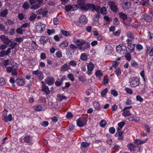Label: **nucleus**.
<instances>
[{"mask_svg": "<svg viewBox=\"0 0 153 153\" xmlns=\"http://www.w3.org/2000/svg\"><path fill=\"white\" fill-rule=\"evenodd\" d=\"M44 0H29V2L32 5L31 9H37L40 7Z\"/></svg>", "mask_w": 153, "mask_h": 153, "instance_id": "obj_1", "label": "nucleus"}, {"mask_svg": "<svg viewBox=\"0 0 153 153\" xmlns=\"http://www.w3.org/2000/svg\"><path fill=\"white\" fill-rule=\"evenodd\" d=\"M117 52L121 55L124 54L127 51V48L123 44H120L116 48Z\"/></svg>", "mask_w": 153, "mask_h": 153, "instance_id": "obj_2", "label": "nucleus"}, {"mask_svg": "<svg viewBox=\"0 0 153 153\" xmlns=\"http://www.w3.org/2000/svg\"><path fill=\"white\" fill-rule=\"evenodd\" d=\"M88 19L85 15H82L79 18L78 25L82 27V25H85L87 23Z\"/></svg>", "mask_w": 153, "mask_h": 153, "instance_id": "obj_3", "label": "nucleus"}, {"mask_svg": "<svg viewBox=\"0 0 153 153\" xmlns=\"http://www.w3.org/2000/svg\"><path fill=\"white\" fill-rule=\"evenodd\" d=\"M45 28V25L40 22H38L36 26V31L38 33H41L44 31Z\"/></svg>", "mask_w": 153, "mask_h": 153, "instance_id": "obj_4", "label": "nucleus"}, {"mask_svg": "<svg viewBox=\"0 0 153 153\" xmlns=\"http://www.w3.org/2000/svg\"><path fill=\"white\" fill-rule=\"evenodd\" d=\"M76 122L78 126L82 127L86 125L87 122L86 119V118L80 117L77 120Z\"/></svg>", "mask_w": 153, "mask_h": 153, "instance_id": "obj_5", "label": "nucleus"}, {"mask_svg": "<svg viewBox=\"0 0 153 153\" xmlns=\"http://www.w3.org/2000/svg\"><path fill=\"white\" fill-rule=\"evenodd\" d=\"M139 83V79L136 77H133L130 80V84L131 86L133 87H135L138 85Z\"/></svg>", "mask_w": 153, "mask_h": 153, "instance_id": "obj_6", "label": "nucleus"}, {"mask_svg": "<svg viewBox=\"0 0 153 153\" xmlns=\"http://www.w3.org/2000/svg\"><path fill=\"white\" fill-rule=\"evenodd\" d=\"M24 141L25 143L31 145L33 143V137L30 135H25L24 138Z\"/></svg>", "mask_w": 153, "mask_h": 153, "instance_id": "obj_7", "label": "nucleus"}, {"mask_svg": "<svg viewBox=\"0 0 153 153\" xmlns=\"http://www.w3.org/2000/svg\"><path fill=\"white\" fill-rule=\"evenodd\" d=\"M88 71L87 74L89 75L92 74V71L93 70L94 65L92 62H90L87 65Z\"/></svg>", "mask_w": 153, "mask_h": 153, "instance_id": "obj_8", "label": "nucleus"}, {"mask_svg": "<svg viewBox=\"0 0 153 153\" xmlns=\"http://www.w3.org/2000/svg\"><path fill=\"white\" fill-rule=\"evenodd\" d=\"M86 42L82 39H78L76 40H74V43L76 45L77 48L79 49L80 47H82L84 45Z\"/></svg>", "mask_w": 153, "mask_h": 153, "instance_id": "obj_9", "label": "nucleus"}, {"mask_svg": "<svg viewBox=\"0 0 153 153\" xmlns=\"http://www.w3.org/2000/svg\"><path fill=\"white\" fill-rule=\"evenodd\" d=\"M1 40L3 41V43L7 45H8L11 42V40L9 39L7 36L4 35H1L0 36Z\"/></svg>", "mask_w": 153, "mask_h": 153, "instance_id": "obj_10", "label": "nucleus"}, {"mask_svg": "<svg viewBox=\"0 0 153 153\" xmlns=\"http://www.w3.org/2000/svg\"><path fill=\"white\" fill-rule=\"evenodd\" d=\"M2 117L3 120H4L6 122H7L8 121H11L12 119V115L10 114H9V115L7 116V114L4 113Z\"/></svg>", "mask_w": 153, "mask_h": 153, "instance_id": "obj_11", "label": "nucleus"}, {"mask_svg": "<svg viewBox=\"0 0 153 153\" xmlns=\"http://www.w3.org/2000/svg\"><path fill=\"white\" fill-rule=\"evenodd\" d=\"M131 5V1L128 0H126L125 1H123V3L122 7L125 10H126L130 8Z\"/></svg>", "mask_w": 153, "mask_h": 153, "instance_id": "obj_12", "label": "nucleus"}, {"mask_svg": "<svg viewBox=\"0 0 153 153\" xmlns=\"http://www.w3.org/2000/svg\"><path fill=\"white\" fill-rule=\"evenodd\" d=\"M78 6L77 5H68L66 6L65 10L66 11H73L76 10L78 8Z\"/></svg>", "mask_w": 153, "mask_h": 153, "instance_id": "obj_13", "label": "nucleus"}, {"mask_svg": "<svg viewBox=\"0 0 153 153\" xmlns=\"http://www.w3.org/2000/svg\"><path fill=\"white\" fill-rule=\"evenodd\" d=\"M108 5L111 9L114 12H116L118 10V8L114 2L112 1H110L108 2Z\"/></svg>", "mask_w": 153, "mask_h": 153, "instance_id": "obj_14", "label": "nucleus"}, {"mask_svg": "<svg viewBox=\"0 0 153 153\" xmlns=\"http://www.w3.org/2000/svg\"><path fill=\"white\" fill-rule=\"evenodd\" d=\"M100 16V14L99 13L96 14L94 16L93 20L94 21L92 23V25H96L99 24Z\"/></svg>", "mask_w": 153, "mask_h": 153, "instance_id": "obj_15", "label": "nucleus"}, {"mask_svg": "<svg viewBox=\"0 0 153 153\" xmlns=\"http://www.w3.org/2000/svg\"><path fill=\"white\" fill-rule=\"evenodd\" d=\"M84 46L80 47L79 48V50L83 51H85L89 49L90 47V44L89 42H86L84 44Z\"/></svg>", "mask_w": 153, "mask_h": 153, "instance_id": "obj_16", "label": "nucleus"}, {"mask_svg": "<svg viewBox=\"0 0 153 153\" xmlns=\"http://www.w3.org/2000/svg\"><path fill=\"white\" fill-rule=\"evenodd\" d=\"M45 81L48 85H51L54 83V79L53 77H47L45 79Z\"/></svg>", "mask_w": 153, "mask_h": 153, "instance_id": "obj_17", "label": "nucleus"}, {"mask_svg": "<svg viewBox=\"0 0 153 153\" xmlns=\"http://www.w3.org/2000/svg\"><path fill=\"white\" fill-rule=\"evenodd\" d=\"M11 52V48H9L6 51H2L0 53V57H3L7 55Z\"/></svg>", "mask_w": 153, "mask_h": 153, "instance_id": "obj_18", "label": "nucleus"}, {"mask_svg": "<svg viewBox=\"0 0 153 153\" xmlns=\"http://www.w3.org/2000/svg\"><path fill=\"white\" fill-rule=\"evenodd\" d=\"M71 68L69 65L66 63L62 65L60 68V70L62 71H67L70 69Z\"/></svg>", "mask_w": 153, "mask_h": 153, "instance_id": "obj_19", "label": "nucleus"}, {"mask_svg": "<svg viewBox=\"0 0 153 153\" xmlns=\"http://www.w3.org/2000/svg\"><path fill=\"white\" fill-rule=\"evenodd\" d=\"M42 91L45 92L46 94H48L50 93V91L49 90L48 87L45 84L42 85Z\"/></svg>", "mask_w": 153, "mask_h": 153, "instance_id": "obj_20", "label": "nucleus"}, {"mask_svg": "<svg viewBox=\"0 0 153 153\" xmlns=\"http://www.w3.org/2000/svg\"><path fill=\"white\" fill-rule=\"evenodd\" d=\"M43 105H36L33 107L34 109L36 111H40L45 109V108H44Z\"/></svg>", "mask_w": 153, "mask_h": 153, "instance_id": "obj_21", "label": "nucleus"}, {"mask_svg": "<svg viewBox=\"0 0 153 153\" xmlns=\"http://www.w3.org/2000/svg\"><path fill=\"white\" fill-rule=\"evenodd\" d=\"M123 132L122 131H118L115 134V136L118 137V139L119 140H121L123 139L124 137L123 135Z\"/></svg>", "mask_w": 153, "mask_h": 153, "instance_id": "obj_22", "label": "nucleus"}, {"mask_svg": "<svg viewBox=\"0 0 153 153\" xmlns=\"http://www.w3.org/2000/svg\"><path fill=\"white\" fill-rule=\"evenodd\" d=\"M15 82L19 86H22L25 84V81L23 79H17L16 80Z\"/></svg>", "mask_w": 153, "mask_h": 153, "instance_id": "obj_23", "label": "nucleus"}, {"mask_svg": "<svg viewBox=\"0 0 153 153\" xmlns=\"http://www.w3.org/2000/svg\"><path fill=\"white\" fill-rule=\"evenodd\" d=\"M39 41L42 44L44 45L47 42L48 39L46 36H43L41 37Z\"/></svg>", "mask_w": 153, "mask_h": 153, "instance_id": "obj_24", "label": "nucleus"}, {"mask_svg": "<svg viewBox=\"0 0 153 153\" xmlns=\"http://www.w3.org/2000/svg\"><path fill=\"white\" fill-rule=\"evenodd\" d=\"M123 111V112L122 113V115L125 117L131 116L132 115L131 113L129 111L125 110Z\"/></svg>", "mask_w": 153, "mask_h": 153, "instance_id": "obj_25", "label": "nucleus"}, {"mask_svg": "<svg viewBox=\"0 0 153 153\" xmlns=\"http://www.w3.org/2000/svg\"><path fill=\"white\" fill-rule=\"evenodd\" d=\"M8 13V10L7 9L1 11L0 13V16L1 17H4L6 16Z\"/></svg>", "mask_w": 153, "mask_h": 153, "instance_id": "obj_26", "label": "nucleus"}, {"mask_svg": "<svg viewBox=\"0 0 153 153\" xmlns=\"http://www.w3.org/2000/svg\"><path fill=\"white\" fill-rule=\"evenodd\" d=\"M119 17L120 19H122L123 20H125L127 19L126 15L123 13H120L119 14Z\"/></svg>", "mask_w": 153, "mask_h": 153, "instance_id": "obj_27", "label": "nucleus"}, {"mask_svg": "<svg viewBox=\"0 0 153 153\" xmlns=\"http://www.w3.org/2000/svg\"><path fill=\"white\" fill-rule=\"evenodd\" d=\"M14 23V21L9 19H7L5 22V24L7 26L13 25Z\"/></svg>", "mask_w": 153, "mask_h": 153, "instance_id": "obj_28", "label": "nucleus"}, {"mask_svg": "<svg viewBox=\"0 0 153 153\" xmlns=\"http://www.w3.org/2000/svg\"><path fill=\"white\" fill-rule=\"evenodd\" d=\"M143 19L146 22H149L152 20L151 17L149 15L146 14L144 15Z\"/></svg>", "mask_w": 153, "mask_h": 153, "instance_id": "obj_29", "label": "nucleus"}, {"mask_svg": "<svg viewBox=\"0 0 153 153\" xmlns=\"http://www.w3.org/2000/svg\"><path fill=\"white\" fill-rule=\"evenodd\" d=\"M58 101H61L63 99H65L66 98V97L64 95H62L60 94H58L57 96Z\"/></svg>", "mask_w": 153, "mask_h": 153, "instance_id": "obj_30", "label": "nucleus"}, {"mask_svg": "<svg viewBox=\"0 0 153 153\" xmlns=\"http://www.w3.org/2000/svg\"><path fill=\"white\" fill-rule=\"evenodd\" d=\"M125 125V123L123 122H121L118 124V127L117 128V131H119Z\"/></svg>", "mask_w": 153, "mask_h": 153, "instance_id": "obj_31", "label": "nucleus"}, {"mask_svg": "<svg viewBox=\"0 0 153 153\" xmlns=\"http://www.w3.org/2000/svg\"><path fill=\"white\" fill-rule=\"evenodd\" d=\"M127 146L128 149L130 150L131 151H133L135 147L134 144L131 143L128 144Z\"/></svg>", "mask_w": 153, "mask_h": 153, "instance_id": "obj_32", "label": "nucleus"}, {"mask_svg": "<svg viewBox=\"0 0 153 153\" xmlns=\"http://www.w3.org/2000/svg\"><path fill=\"white\" fill-rule=\"evenodd\" d=\"M30 7V5L28 2L27 1H25L22 7L25 10H26L28 9Z\"/></svg>", "mask_w": 153, "mask_h": 153, "instance_id": "obj_33", "label": "nucleus"}, {"mask_svg": "<svg viewBox=\"0 0 153 153\" xmlns=\"http://www.w3.org/2000/svg\"><path fill=\"white\" fill-rule=\"evenodd\" d=\"M146 141H142L139 139H136L134 141L135 143L137 145L143 144L146 142Z\"/></svg>", "mask_w": 153, "mask_h": 153, "instance_id": "obj_34", "label": "nucleus"}, {"mask_svg": "<svg viewBox=\"0 0 153 153\" xmlns=\"http://www.w3.org/2000/svg\"><path fill=\"white\" fill-rule=\"evenodd\" d=\"M18 17L20 21H22L25 19V15L23 13H21L18 15Z\"/></svg>", "mask_w": 153, "mask_h": 153, "instance_id": "obj_35", "label": "nucleus"}, {"mask_svg": "<svg viewBox=\"0 0 153 153\" xmlns=\"http://www.w3.org/2000/svg\"><path fill=\"white\" fill-rule=\"evenodd\" d=\"M68 42L67 41H65L61 44L60 45V47L63 48L66 47L68 46Z\"/></svg>", "mask_w": 153, "mask_h": 153, "instance_id": "obj_36", "label": "nucleus"}, {"mask_svg": "<svg viewBox=\"0 0 153 153\" xmlns=\"http://www.w3.org/2000/svg\"><path fill=\"white\" fill-rule=\"evenodd\" d=\"M85 5L87 7L88 10L92 9V11H93L94 9L95 5L91 4H85Z\"/></svg>", "mask_w": 153, "mask_h": 153, "instance_id": "obj_37", "label": "nucleus"}, {"mask_svg": "<svg viewBox=\"0 0 153 153\" xmlns=\"http://www.w3.org/2000/svg\"><path fill=\"white\" fill-rule=\"evenodd\" d=\"M128 48L131 52H134V45L131 44H130L128 46Z\"/></svg>", "mask_w": 153, "mask_h": 153, "instance_id": "obj_38", "label": "nucleus"}, {"mask_svg": "<svg viewBox=\"0 0 153 153\" xmlns=\"http://www.w3.org/2000/svg\"><path fill=\"white\" fill-rule=\"evenodd\" d=\"M85 0H78L77 1V4L81 6L85 5Z\"/></svg>", "mask_w": 153, "mask_h": 153, "instance_id": "obj_39", "label": "nucleus"}, {"mask_svg": "<svg viewBox=\"0 0 153 153\" xmlns=\"http://www.w3.org/2000/svg\"><path fill=\"white\" fill-rule=\"evenodd\" d=\"M37 16V14L35 13H33L29 17V20L31 21L34 20L36 18Z\"/></svg>", "mask_w": 153, "mask_h": 153, "instance_id": "obj_40", "label": "nucleus"}, {"mask_svg": "<svg viewBox=\"0 0 153 153\" xmlns=\"http://www.w3.org/2000/svg\"><path fill=\"white\" fill-rule=\"evenodd\" d=\"M107 11L105 7H103L101 8L100 10L101 14L103 15H105L107 13Z\"/></svg>", "mask_w": 153, "mask_h": 153, "instance_id": "obj_41", "label": "nucleus"}, {"mask_svg": "<svg viewBox=\"0 0 153 153\" xmlns=\"http://www.w3.org/2000/svg\"><path fill=\"white\" fill-rule=\"evenodd\" d=\"M80 59L81 60L85 61L87 59L86 54L85 53H83L80 56Z\"/></svg>", "mask_w": 153, "mask_h": 153, "instance_id": "obj_42", "label": "nucleus"}, {"mask_svg": "<svg viewBox=\"0 0 153 153\" xmlns=\"http://www.w3.org/2000/svg\"><path fill=\"white\" fill-rule=\"evenodd\" d=\"M108 89L107 88H105L101 92V94L102 97H104L107 92Z\"/></svg>", "mask_w": 153, "mask_h": 153, "instance_id": "obj_43", "label": "nucleus"}, {"mask_svg": "<svg viewBox=\"0 0 153 153\" xmlns=\"http://www.w3.org/2000/svg\"><path fill=\"white\" fill-rule=\"evenodd\" d=\"M95 108L97 110H100V105L99 103L96 102H95L93 104Z\"/></svg>", "mask_w": 153, "mask_h": 153, "instance_id": "obj_44", "label": "nucleus"}, {"mask_svg": "<svg viewBox=\"0 0 153 153\" xmlns=\"http://www.w3.org/2000/svg\"><path fill=\"white\" fill-rule=\"evenodd\" d=\"M42 73V72L41 71L39 70H37L36 71H33V72L32 73L33 74H34L38 76Z\"/></svg>", "mask_w": 153, "mask_h": 153, "instance_id": "obj_45", "label": "nucleus"}, {"mask_svg": "<svg viewBox=\"0 0 153 153\" xmlns=\"http://www.w3.org/2000/svg\"><path fill=\"white\" fill-rule=\"evenodd\" d=\"M95 75L96 76L99 77L102 76L103 74L101 71L100 70H97L95 72Z\"/></svg>", "mask_w": 153, "mask_h": 153, "instance_id": "obj_46", "label": "nucleus"}, {"mask_svg": "<svg viewBox=\"0 0 153 153\" xmlns=\"http://www.w3.org/2000/svg\"><path fill=\"white\" fill-rule=\"evenodd\" d=\"M61 32L65 36H71V34L67 31L62 30L61 31Z\"/></svg>", "mask_w": 153, "mask_h": 153, "instance_id": "obj_47", "label": "nucleus"}, {"mask_svg": "<svg viewBox=\"0 0 153 153\" xmlns=\"http://www.w3.org/2000/svg\"><path fill=\"white\" fill-rule=\"evenodd\" d=\"M106 124V121L104 120H101L100 123V125L101 127H104Z\"/></svg>", "mask_w": 153, "mask_h": 153, "instance_id": "obj_48", "label": "nucleus"}, {"mask_svg": "<svg viewBox=\"0 0 153 153\" xmlns=\"http://www.w3.org/2000/svg\"><path fill=\"white\" fill-rule=\"evenodd\" d=\"M67 77L71 81H74V78L72 74H68Z\"/></svg>", "mask_w": 153, "mask_h": 153, "instance_id": "obj_49", "label": "nucleus"}, {"mask_svg": "<svg viewBox=\"0 0 153 153\" xmlns=\"http://www.w3.org/2000/svg\"><path fill=\"white\" fill-rule=\"evenodd\" d=\"M5 83V80L3 78H0V86H3Z\"/></svg>", "mask_w": 153, "mask_h": 153, "instance_id": "obj_50", "label": "nucleus"}, {"mask_svg": "<svg viewBox=\"0 0 153 153\" xmlns=\"http://www.w3.org/2000/svg\"><path fill=\"white\" fill-rule=\"evenodd\" d=\"M56 55L58 58H60L62 56V53L60 51H57L56 53Z\"/></svg>", "mask_w": 153, "mask_h": 153, "instance_id": "obj_51", "label": "nucleus"}, {"mask_svg": "<svg viewBox=\"0 0 153 153\" xmlns=\"http://www.w3.org/2000/svg\"><path fill=\"white\" fill-rule=\"evenodd\" d=\"M14 68L13 66L11 67H7L6 68V70L8 72L11 73L13 70V68Z\"/></svg>", "mask_w": 153, "mask_h": 153, "instance_id": "obj_52", "label": "nucleus"}, {"mask_svg": "<svg viewBox=\"0 0 153 153\" xmlns=\"http://www.w3.org/2000/svg\"><path fill=\"white\" fill-rule=\"evenodd\" d=\"M111 94L114 97H116L118 95L117 92L115 90H111Z\"/></svg>", "mask_w": 153, "mask_h": 153, "instance_id": "obj_53", "label": "nucleus"}, {"mask_svg": "<svg viewBox=\"0 0 153 153\" xmlns=\"http://www.w3.org/2000/svg\"><path fill=\"white\" fill-rule=\"evenodd\" d=\"M17 45V43L16 42H12L10 45V47H11L10 48L11 49H13Z\"/></svg>", "mask_w": 153, "mask_h": 153, "instance_id": "obj_54", "label": "nucleus"}, {"mask_svg": "<svg viewBox=\"0 0 153 153\" xmlns=\"http://www.w3.org/2000/svg\"><path fill=\"white\" fill-rule=\"evenodd\" d=\"M22 28V27H21L20 28H17L16 30V32L18 34H23V32Z\"/></svg>", "mask_w": 153, "mask_h": 153, "instance_id": "obj_55", "label": "nucleus"}, {"mask_svg": "<svg viewBox=\"0 0 153 153\" xmlns=\"http://www.w3.org/2000/svg\"><path fill=\"white\" fill-rule=\"evenodd\" d=\"M113 23L115 25H118L119 24V22L117 18L116 17L114 19L113 21Z\"/></svg>", "mask_w": 153, "mask_h": 153, "instance_id": "obj_56", "label": "nucleus"}, {"mask_svg": "<svg viewBox=\"0 0 153 153\" xmlns=\"http://www.w3.org/2000/svg\"><path fill=\"white\" fill-rule=\"evenodd\" d=\"M117 76H119L121 73V70L119 68H117L115 70Z\"/></svg>", "mask_w": 153, "mask_h": 153, "instance_id": "obj_57", "label": "nucleus"}, {"mask_svg": "<svg viewBox=\"0 0 153 153\" xmlns=\"http://www.w3.org/2000/svg\"><path fill=\"white\" fill-rule=\"evenodd\" d=\"M69 65L72 66V67H75L76 65V62L74 61H71L69 62Z\"/></svg>", "mask_w": 153, "mask_h": 153, "instance_id": "obj_58", "label": "nucleus"}, {"mask_svg": "<svg viewBox=\"0 0 153 153\" xmlns=\"http://www.w3.org/2000/svg\"><path fill=\"white\" fill-rule=\"evenodd\" d=\"M126 59L128 61H130L131 59V56L129 53H127L125 55Z\"/></svg>", "mask_w": 153, "mask_h": 153, "instance_id": "obj_59", "label": "nucleus"}, {"mask_svg": "<svg viewBox=\"0 0 153 153\" xmlns=\"http://www.w3.org/2000/svg\"><path fill=\"white\" fill-rule=\"evenodd\" d=\"M125 90L128 93L131 94H133V91L131 89L129 88H125Z\"/></svg>", "mask_w": 153, "mask_h": 153, "instance_id": "obj_60", "label": "nucleus"}, {"mask_svg": "<svg viewBox=\"0 0 153 153\" xmlns=\"http://www.w3.org/2000/svg\"><path fill=\"white\" fill-rule=\"evenodd\" d=\"M62 82V80H57L55 82V84L56 86H59L61 85Z\"/></svg>", "mask_w": 153, "mask_h": 153, "instance_id": "obj_61", "label": "nucleus"}, {"mask_svg": "<svg viewBox=\"0 0 153 153\" xmlns=\"http://www.w3.org/2000/svg\"><path fill=\"white\" fill-rule=\"evenodd\" d=\"M85 4H86L82 6H81L80 8L82 10L86 11L88 10V9L87 7L85 5Z\"/></svg>", "mask_w": 153, "mask_h": 153, "instance_id": "obj_62", "label": "nucleus"}, {"mask_svg": "<svg viewBox=\"0 0 153 153\" xmlns=\"http://www.w3.org/2000/svg\"><path fill=\"white\" fill-rule=\"evenodd\" d=\"M143 48V47L140 44H138L136 45V48L138 50V51H140Z\"/></svg>", "mask_w": 153, "mask_h": 153, "instance_id": "obj_63", "label": "nucleus"}, {"mask_svg": "<svg viewBox=\"0 0 153 153\" xmlns=\"http://www.w3.org/2000/svg\"><path fill=\"white\" fill-rule=\"evenodd\" d=\"M9 60L8 59L4 60L3 62V65L6 67L9 64Z\"/></svg>", "mask_w": 153, "mask_h": 153, "instance_id": "obj_64", "label": "nucleus"}]
</instances>
